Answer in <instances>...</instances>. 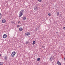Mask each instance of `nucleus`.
<instances>
[{
  "label": "nucleus",
  "mask_w": 65,
  "mask_h": 65,
  "mask_svg": "<svg viewBox=\"0 0 65 65\" xmlns=\"http://www.w3.org/2000/svg\"><path fill=\"white\" fill-rule=\"evenodd\" d=\"M50 58H52L53 59H55V58H54V56H52Z\"/></svg>",
  "instance_id": "nucleus-16"
},
{
  "label": "nucleus",
  "mask_w": 65,
  "mask_h": 65,
  "mask_svg": "<svg viewBox=\"0 0 65 65\" xmlns=\"http://www.w3.org/2000/svg\"><path fill=\"white\" fill-rule=\"evenodd\" d=\"M35 43H36V42H35V41H33V43H32L33 45H34V44H35Z\"/></svg>",
  "instance_id": "nucleus-13"
},
{
  "label": "nucleus",
  "mask_w": 65,
  "mask_h": 65,
  "mask_svg": "<svg viewBox=\"0 0 65 65\" xmlns=\"http://www.w3.org/2000/svg\"><path fill=\"white\" fill-rule=\"evenodd\" d=\"M22 19H23V20H26V18L25 17H23L22 18Z\"/></svg>",
  "instance_id": "nucleus-14"
},
{
  "label": "nucleus",
  "mask_w": 65,
  "mask_h": 65,
  "mask_svg": "<svg viewBox=\"0 0 65 65\" xmlns=\"http://www.w3.org/2000/svg\"><path fill=\"white\" fill-rule=\"evenodd\" d=\"M19 31H22L23 30V28L22 27H20L19 28Z\"/></svg>",
  "instance_id": "nucleus-6"
},
{
  "label": "nucleus",
  "mask_w": 65,
  "mask_h": 65,
  "mask_svg": "<svg viewBox=\"0 0 65 65\" xmlns=\"http://www.w3.org/2000/svg\"><path fill=\"white\" fill-rule=\"evenodd\" d=\"M3 62H0V65H3Z\"/></svg>",
  "instance_id": "nucleus-11"
},
{
  "label": "nucleus",
  "mask_w": 65,
  "mask_h": 65,
  "mask_svg": "<svg viewBox=\"0 0 65 65\" xmlns=\"http://www.w3.org/2000/svg\"><path fill=\"white\" fill-rule=\"evenodd\" d=\"M5 58L6 60H7V57L5 56Z\"/></svg>",
  "instance_id": "nucleus-17"
},
{
  "label": "nucleus",
  "mask_w": 65,
  "mask_h": 65,
  "mask_svg": "<svg viewBox=\"0 0 65 65\" xmlns=\"http://www.w3.org/2000/svg\"><path fill=\"white\" fill-rule=\"evenodd\" d=\"M58 65H61V64H58Z\"/></svg>",
  "instance_id": "nucleus-30"
},
{
  "label": "nucleus",
  "mask_w": 65,
  "mask_h": 65,
  "mask_svg": "<svg viewBox=\"0 0 65 65\" xmlns=\"http://www.w3.org/2000/svg\"><path fill=\"white\" fill-rule=\"evenodd\" d=\"M57 16H58L59 15V12H57Z\"/></svg>",
  "instance_id": "nucleus-12"
},
{
  "label": "nucleus",
  "mask_w": 65,
  "mask_h": 65,
  "mask_svg": "<svg viewBox=\"0 0 65 65\" xmlns=\"http://www.w3.org/2000/svg\"><path fill=\"white\" fill-rule=\"evenodd\" d=\"M25 36H27L30 35V32H27L25 34Z\"/></svg>",
  "instance_id": "nucleus-3"
},
{
  "label": "nucleus",
  "mask_w": 65,
  "mask_h": 65,
  "mask_svg": "<svg viewBox=\"0 0 65 65\" xmlns=\"http://www.w3.org/2000/svg\"><path fill=\"white\" fill-rule=\"evenodd\" d=\"M57 63L58 65H59V64H61V62L60 61H58L57 62Z\"/></svg>",
  "instance_id": "nucleus-8"
},
{
  "label": "nucleus",
  "mask_w": 65,
  "mask_h": 65,
  "mask_svg": "<svg viewBox=\"0 0 65 65\" xmlns=\"http://www.w3.org/2000/svg\"><path fill=\"white\" fill-rule=\"evenodd\" d=\"M15 54H16V53L15 51H14L13 52H12L11 54L12 57V58H13V57H14V56H15Z\"/></svg>",
  "instance_id": "nucleus-2"
},
{
  "label": "nucleus",
  "mask_w": 65,
  "mask_h": 65,
  "mask_svg": "<svg viewBox=\"0 0 65 65\" xmlns=\"http://www.w3.org/2000/svg\"><path fill=\"white\" fill-rule=\"evenodd\" d=\"M37 60L38 61H40V58H37Z\"/></svg>",
  "instance_id": "nucleus-10"
},
{
  "label": "nucleus",
  "mask_w": 65,
  "mask_h": 65,
  "mask_svg": "<svg viewBox=\"0 0 65 65\" xmlns=\"http://www.w3.org/2000/svg\"><path fill=\"white\" fill-rule=\"evenodd\" d=\"M48 15H49V16H51V13H48Z\"/></svg>",
  "instance_id": "nucleus-19"
},
{
  "label": "nucleus",
  "mask_w": 65,
  "mask_h": 65,
  "mask_svg": "<svg viewBox=\"0 0 65 65\" xmlns=\"http://www.w3.org/2000/svg\"><path fill=\"white\" fill-rule=\"evenodd\" d=\"M1 56V54H0V57Z\"/></svg>",
  "instance_id": "nucleus-29"
},
{
  "label": "nucleus",
  "mask_w": 65,
  "mask_h": 65,
  "mask_svg": "<svg viewBox=\"0 0 65 65\" xmlns=\"http://www.w3.org/2000/svg\"><path fill=\"white\" fill-rule=\"evenodd\" d=\"M17 27H20V25H18Z\"/></svg>",
  "instance_id": "nucleus-22"
},
{
  "label": "nucleus",
  "mask_w": 65,
  "mask_h": 65,
  "mask_svg": "<svg viewBox=\"0 0 65 65\" xmlns=\"http://www.w3.org/2000/svg\"><path fill=\"white\" fill-rule=\"evenodd\" d=\"M50 61H52L53 60H54V59H53V58H51L50 57V59H49Z\"/></svg>",
  "instance_id": "nucleus-9"
},
{
  "label": "nucleus",
  "mask_w": 65,
  "mask_h": 65,
  "mask_svg": "<svg viewBox=\"0 0 65 65\" xmlns=\"http://www.w3.org/2000/svg\"><path fill=\"white\" fill-rule=\"evenodd\" d=\"M42 0H38V1H39V2H41V1Z\"/></svg>",
  "instance_id": "nucleus-21"
},
{
  "label": "nucleus",
  "mask_w": 65,
  "mask_h": 65,
  "mask_svg": "<svg viewBox=\"0 0 65 65\" xmlns=\"http://www.w3.org/2000/svg\"><path fill=\"white\" fill-rule=\"evenodd\" d=\"M1 18H2V14L0 12V19H1Z\"/></svg>",
  "instance_id": "nucleus-15"
},
{
  "label": "nucleus",
  "mask_w": 65,
  "mask_h": 65,
  "mask_svg": "<svg viewBox=\"0 0 65 65\" xmlns=\"http://www.w3.org/2000/svg\"><path fill=\"white\" fill-rule=\"evenodd\" d=\"M21 23V21H19L18 22V24H20Z\"/></svg>",
  "instance_id": "nucleus-20"
},
{
  "label": "nucleus",
  "mask_w": 65,
  "mask_h": 65,
  "mask_svg": "<svg viewBox=\"0 0 65 65\" xmlns=\"http://www.w3.org/2000/svg\"><path fill=\"white\" fill-rule=\"evenodd\" d=\"M37 30H38V29H36V30H35V31H37Z\"/></svg>",
  "instance_id": "nucleus-25"
},
{
  "label": "nucleus",
  "mask_w": 65,
  "mask_h": 65,
  "mask_svg": "<svg viewBox=\"0 0 65 65\" xmlns=\"http://www.w3.org/2000/svg\"><path fill=\"white\" fill-rule=\"evenodd\" d=\"M3 37L4 38H6L7 37V35L5 34L3 35Z\"/></svg>",
  "instance_id": "nucleus-4"
},
{
  "label": "nucleus",
  "mask_w": 65,
  "mask_h": 65,
  "mask_svg": "<svg viewBox=\"0 0 65 65\" xmlns=\"http://www.w3.org/2000/svg\"><path fill=\"white\" fill-rule=\"evenodd\" d=\"M63 28L64 30H65V27H63Z\"/></svg>",
  "instance_id": "nucleus-23"
},
{
  "label": "nucleus",
  "mask_w": 65,
  "mask_h": 65,
  "mask_svg": "<svg viewBox=\"0 0 65 65\" xmlns=\"http://www.w3.org/2000/svg\"><path fill=\"white\" fill-rule=\"evenodd\" d=\"M44 46L43 45L42 46V47L43 48H44Z\"/></svg>",
  "instance_id": "nucleus-24"
},
{
  "label": "nucleus",
  "mask_w": 65,
  "mask_h": 65,
  "mask_svg": "<svg viewBox=\"0 0 65 65\" xmlns=\"http://www.w3.org/2000/svg\"><path fill=\"white\" fill-rule=\"evenodd\" d=\"M34 10L36 11L38 10V7H37V6L34 7Z\"/></svg>",
  "instance_id": "nucleus-5"
},
{
  "label": "nucleus",
  "mask_w": 65,
  "mask_h": 65,
  "mask_svg": "<svg viewBox=\"0 0 65 65\" xmlns=\"http://www.w3.org/2000/svg\"><path fill=\"white\" fill-rule=\"evenodd\" d=\"M6 22V21L5 20H3L2 21V23H5Z\"/></svg>",
  "instance_id": "nucleus-7"
},
{
  "label": "nucleus",
  "mask_w": 65,
  "mask_h": 65,
  "mask_svg": "<svg viewBox=\"0 0 65 65\" xmlns=\"http://www.w3.org/2000/svg\"><path fill=\"white\" fill-rule=\"evenodd\" d=\"M64 61H65V57L64 58Z\"/></svg>",
  "instance_id": "nucleus-27"
},
{
  "label": "nucleus",
  "mask_w": 65,
  "mask_h": 65,
  "mask_svg": "<svg viewBox=\"0 0 65 65\" xmlns=\"http://www.w3.org/2000/svg\"><path fill=\"white\" fill-rule=\"evenodd\" d=\"M61 14H60V15L59 16V17H61Z\"/></svg>",
  "instance_id": "nucleus-26"
},
{
  "label": "nucleus",
  "mask_w": 65,
  "mask_h": 65,
  "mask_svg": "<svg viewBox=\"0 0 65 65\" xmlns=\"http://www.w3.org/2000/svg\"><path fill=\"white\" fill-rule=\"evenodd\" d=\"M24 12V10L23 9L21 11H20V14L19 15V17H21L23 15V13Z\"/></svg>",
  "instance_id": "nucleus-1"
},
{
  "label": "nucleus",
  "mask_w": 65,
  "mask_h": 65,
  "mask_svg": "<svg viewBox=\"0 0 65 65\" xmlns=\"http://www.w3.org/2000/svg\"><path fill=\"white\" fill-rule=\"evenodd\" d=\"M28 43H29V41H27V42H26V44H28Z\"/></svg>",
  "instance_id": "nucleus-18"
},
{
  "label": "nucleus",
  "mask_w": 65,
  "mask_h": 65,
  "mask_svg": "<svg viewBox=\"0 0 65 65\" xmlns=\"http://www.w3.org/2000/svg\"><path fill=\"white\" fill-rule=\"evenodd\" d=\"M56 33H58V32H57V31L56 32Z\"/></svg>",
  "instance_id": "nucleus-28"
}]
</instances>
